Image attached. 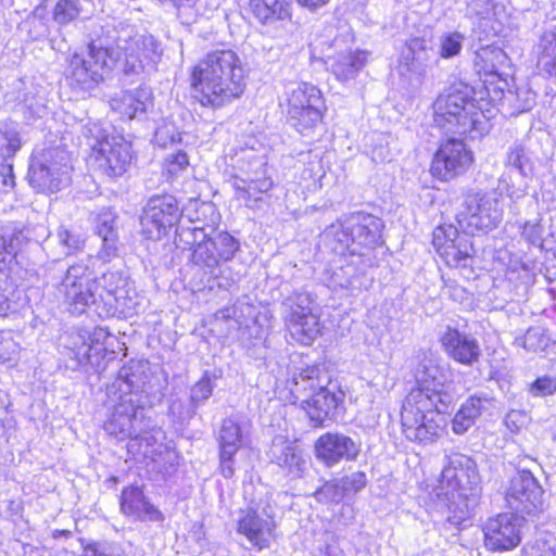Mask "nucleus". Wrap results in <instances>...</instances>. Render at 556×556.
I'll use <instances>...</instances> for the list:
<instances>
[{
	"instance_id": "6",
	"label": "nucleus",
	"mask_w": 556,
	"mask_h": 556,
	"mask_svg": "<svg viewBox=\"0 0 556 556\" xmlns=\"http://www.w3.org/2000/svg\"><path fill=\"white\" fill-rule=\"evenodd\" d=\"M191 85L202 105L220 108L241 97L245 89V72L235 51L215 50L193 67Z\"/></svg>"
},
{
	"instance_id": "14",
	"label": "nucleus",
	"mask_w": 556,
	"mask_h": 556,
	"mask_svg": "<svg viewBox=\"0 0 556 556\" xmlns=\"http://www.w3.org/2000/svg\"><path fill=\"white\" fill-rule=\"evenodd\" d=\"M505 172L498 179V188L513 201H518L528 193L534 175V160L530 150L521 143L511 144L505 154Z\"/></svg>"
},
{
	"instance_id": "32",
	"label": "nucleus",
	"mask_w": 556,
	"mask_h": 556,
	"mask_svg": "<svg viewBox=\"0 0 556 556\" xmlns=\"http://www.w3.org/2000/svg\"><path fill=\"white\" fill-rule=\"evenodd\" d=\"M250 9L265 26L279 28L291 20V0H250Z\"/></svg>"
},
{
	"instance_id": "53",
	"label": "nucleus",
	"mask_w": 556,
	"mask_h": 556,
	"mask_svg": "<svg viewBox=\"0 0 556 556\" xmlns=\"http://www.w3.org/2000/svg\"><path fill=\"white\" fill-rule=\"evenodd\" d=\"M516 109L519 112H527L535 104V93L529 89H518L516 92Z\"/></svg>"
},
{
	"instance_id": "11",
	"label": "nucleus",
	"mask_w": 556,
	"mask_h": 556,
	"mask_svg": "<svg viewBox=\"0 0 556 556\" xmlns=\"http://www.w3.org/2000/svg\"><path fill=\"white\" fill-rule=\"evenodd\" d=\"M287 117L301 135L308 136L321 123L326 104L320 89L309 83H290L286 90Z\"/></svg>"
},
{
	"instance_id": "12",
	"label": "nucleus",
	"mask_w": 556,
	"mask_h": 556,
	"mask_svg": "<svg viewBox=\"0 0 556 556\" xmlns=\"http://www.w3.org/2000/svg\"><path fill=\"white\" fill-rule=\"evenodd\" d=\"M281 316L291 338L302 345H311L321 333V323L307 292H294L281 303Z\"/></svg>"
},
{
	"instance_id": "16",
	"label": "nucleus",
	"mask_w": 556,
	"mask_h": 556,
	"mask_svg": "<svg viewBox=\"0 0 556 556\" xmlns=\"http://www.w3.org/2000/svg\"><path fill=\"white\" fill-rule=\"evenodd\" d=\"M544 490L530 470H518L506 489L505 500L511 511L522 519L544 510Z\"/></svg>"
},
{
	"instance_id": "59",
	"label": "nucleus",
	"mask_w": 556,
	"mask_h": 556,
	"mask_svg": "<svg viewBox=\"0 0 556 556\" xmlns=\"http://www.w3.org/2000/svg\"><path fill=\"white\" fill-rule=\"evenodd\" d=\"M176 8L192 7L198 0H169Z\"/></svg>"
},
{
	"instance_id": "60",
	"label": "nucleus",
	"mask_w": 556,
	"mask_h": 556,
	"mask_svg": "<svg viewBox=\"0 0 556 556\" xmlns=\"http://www.w3.org/2000/svg\"><path fill=\"white\" fill-rule=\"evenodd\" d=\"M71 534L72 532L70 530H54L52 536L54 539H59L61 536L68 538Z\"/></svg>"
},
{
	"instance_id": "28",
	"label": "nucleus",
	"mask_w": 556,
	"mask_h": 556,
	"mask_svg": "<svg viewBox=\"0 0 556 556\" xmlns=\"http://www.w3.org/2000/svg\"><path fill=\"white\" fill-rule=\"evenodd\" d=\"M319 365L303 364L290 369L288 384L294 402L302 404L303 399H308L321 387L323 378Z\"/></svg>"
},
{
	"instance_id": "10",
	"label": "nucleus",
	"mask_w": 556,
	"mask_h": 556,
	"mask_svg": "<svg viewBox=\"0 0 556 556\" xmlns=\"http://www.w3.org/2000/svg\"><path fill=\"white\" fill-rule=\"evenodd\" d=\"M81 134L92 150L100 169L109 177H119L127 172L132 160L131 144L123 137L110 136L99 123L88 122Z\"/></svg>"
},
{
	"instance_id": "40",
	"label": "nucleus",
	"mask_w": 556,
	"mask_h": 556,
	"mask_svg": "<svg viewBox=\"0 0 556 556\" xmlns=\"http://www.w3.org/2000/svg\"><path fill=\"white\" fill-rule=\"evenodd\" d=\"M313 496L324 504L339 503L345 497L339 479L325 482L313 493Z\"/></svg>"
},
{
	"instance_id": "48",
	"label": "nucleus",
	"mask_w": 556,
	"mask_h": 556,
	"mask_svg": "<svg viewBox=\"0 0 556 556\" xmlns=\"http://www.w3.org/2000/svg\"><path fill=\"white\" fill-rule=\"evenodd\" d=\"M344 495L350 496L365 488L367 483L366 475L362 471L352 472L339 479Z\"/></svg>"
},
{
	"instance_id": "33",
	"label": "nucleus",
	"mask_w": 556,
	"mask_h": 556,
	"mask_svg": "<svg viewBox=\"0 0 556 556\" xmlns=\"http://www.w3.org/2000/svg\"><path fill=\"white\" fill-rule=\"evenodd\" d=\"M93 224L94 231L102 242L100 255L103 260L109 261L117 252L116 215L111 208H103L96 216Z\"/></svg>"
},
{
	"instance_id": "34",
	"label": "nucleus",
	"mask_w": 556,
	"mask_h": 556,
	"mask_svg": "<svg viewBox=\"0 0 556 556\" xmlns=\"http://www.w3.org/2000/svg\"><path fill=\"white\" fill-rule=\"evenodd\" d=\"M152 92L148 88H138L135 91H124L111 100V108L123 116L131 119L146 112L150 104Z\"/></svg>"
},
{
	"instance_id": "7",
	"label": "nucleus",
	"mask_w": 556,
	"mask_h": 556,
	"mask_svg": "<svg viewBox=\"0 0 556 556\" xmlns=\"http://www.w3.org/2000/svg\"><path fill=\"white\" fill-rule=\"evenodd\" d=\"M384 224L381 218L363 211L343 216L324 231L326 243L337 254L351 257L350 263L364 273L367 268L377 266L376 249L382 244Z\"/></svg>"
},
{
	"instance_id": "9",
	"label": "nucleus",
	"mask_w": 556,
	"mask_h": 556,
	"mask_svg": "<svg viewBox=\"0 0 556 556\" xmlns=\"http://www.w3.org/2000/svg\"><path fill=\"white\" fill-rule=\"evenodd\" d=\"M433 123L446 134L465 135L475 139L489 131L483 112L477 108L473 89L454 83L433 102Z\"/></svg>"
},
{
	"instance_id": "1",
	"label": "nucleus",
	"mask_w": 556,
	"mask_h": 556,
	"mask_svg": "<svg viewBox=\"0 0 556 556\" xmlns=\"http://www.w3.org/2000/svg\"><path fill=\"white\" fill-rule=\"evenodd\" d=\"M163 55L161 43L125 22L103 27V37L88 43L86 53L66 59L64 76L76 92H91L119 64L124 75H150Z\"/></svg>"
},
{
	"instance_id": "55",
	"label": "nucleus",
	"mask_w": 556,
	"mask_h": 556,
	"mask_svg": "<svg viewBox=\"0 0 556 556\" xmlns=\"http://www.w3.org/2000/svg\"><path fill=\"white\" fill-rule=\"evenodd\" d=\"M296 1L301 7L306 8L309 11H315V10L326 5L329 2V0H296Z\"/></svg>"
},
{
	"instance_id": "2",
	"label": "nucleus",
	"mask_w": 556,
	"mask_h": 556,
	"mask_svg": "<svg viewBox=\"0 0 556 556\" xmlns=\"http://www.w3.org/2000/svg\"><path fill=\"white\" fill-rule=\"evenodd\" d=\"M440 372L434 359L427 355L415 369L416 387L407 394L401 412L403 432L410 441L432 443L446 428L445 414L455 396Z\"/></svg>"
},
{
	"instance_id": "25",
	"label": "nucleus",
	"mask_w": 556,
	"mask_h": 556,
	"mask_svg": "<svg viewBox=\"0 0 556 556\" xmlns=\"http://www.w3.org/2000/svg\"><path fill=\"white\" fill-rule=\"evenodd\" d=\"M121 510L124 515L143 522H163L164 514L146 497L138 486H128L121 494Z\"/></svg>"
},
{
	"instance_id": "20",
	"label": "nucleus",
	"mask_w": 556,
	"mask_h": 556,
	"mask_svg": "<svg viewBox=\"0 0 556 556\" xmlns=\"http://www.w3.org/2000/svg\"><path fill=\"white\" fill-rule=\"evenodd\" d=\"M433 245L440 256L452 267H467L471 261L472 243L459 236L453 225H442L433 230Z\"/></svg>"
},
{
	"instance_id": "61",
	"label": "nucleus",
	"mask_w": 556,
	"mask_h": 556,
	"mask_svg": "<svg viewBox=\"0 0 556 556\" xmlns=\"http://www.w3.org/2000/svg\"><path fill=\"white\" fill-rule=\"evenodd\" d=\"M340 286L342 288H351V289H355V286H354V278H348L344 282H340Z\"/></svg>"
},
{
	"instance_id": "18",
	"label": "nucleus",
	"mask_w": 556,
	"mask_h": 556,
	"mask_svg": "<svg viewBox=\"0 0 556 556\" xmlns=\"http://www.w3.org/2000/svg\"><path fill=\"white\" fill-rule=\"evenodd\" d=\"M473 155L458 139H447L435 152L431 163V174L440 180H451L468 170Z\"/></svg>"
},
{
	"instance_id": "54",
	"label": "nucleus",
	"mask_w": 556,
	"mask_h": 556,
	"mask_svg": "<svg viewBox=\"0 0 556 556\" xmlns=\"http://www.w3.org/2000/svg\"><path fill=\"white\" fill-rule=\"evenodd\" d=\"M0 185L2 186V191L8 192L15 185L14 175H13V166L11 164L2 165L0 172Z\"/></svg>"
},
{
	"instance_id": "22",
	"label": "nucleus",
	"mask_w": 556,
	"mask_h": 556,
	"mask_svg": "<svg viewBox=\"0 0 556 556\" xmlns=\"http://www.w3.org/2000/svg\"><path fill=\"white\" fill-rule=\"evenodd\" d=\"M316 457L328 467L341 460H353L359 453L358 444L349 435L341 432H327L315 443Z\"/></svg>"
},
{
	"instance_id": "4",
	"label": "nucleus",
	"mask_w": 556,
	"mask_h": 556,
	"mask_svg": "<svg viewBox=\"0 0 556 556\" xmlns=\"http://www.w3.org/2000/svg\"><path fill=\"white\" fill-rule=\"evenodd\" d=\"M127 285V277L121 271L93 278L92 257L88 255L67 266L55 289L72 314H83L90 307L100 317H108L115 314L117 303L126 296Z\"/></svg>"
},
{
	"instance_id": "30",
	"label": "nucleus",
	"mask_w": 556,
	"mask_h": 556,
	"mask_svg": "<svg viewBox=\"0 0 556 556\" xmlns=\"http://www.w3.org/2000/svg\"><path fill=\"white\" fill-rule=\"evenodd\" d=\"M269 457L273 463L287 471L291 478H300L305 469V462L301 451L294 442L283 437H276L269 450Z\"/></svg>"
},
{
	"instance_id": "23",
	"label": "nucleus",
	"mask_w": 556,
	"mask_h": 556,
	"mask_svg": "<svg viewBox=\"0 0 556 556\" xmlns=\"http://www.w3.org/2000/svg\"><path fill=\"white\" fill-rule=\"evenodd\" d=\"M275 526L271 517H264L253 508L241 509L237 518V532L258 551L269 546Z\"/></svg>"
},
{
	"instance_id": "63",
	"label": "nucleus",
	"mask_w": 556,
	"mask_h": 556,
	"mask_svg": "<svg viewBox=\"0 0 556 556\" xmlns=\"http://www.w3.org/2000/svg\"><path fill=\"white\" fill-rule=\"evenodd\" d=\"M339 41H340V40H339L338 38H336V39L333 40V45H334L336 47H337V46H339Z\"/></svg>"
},
{
	"instance_id": "38",
	"label": "nucleus",
	"mask_w": 556,
	"mask_h": 556,
	"mask_svg": "<svg viewBox=\"0 0 556 556\" xmlns=\"http://www.w3.org/2000/svg\"><path fill=\"white\" fill-rule=\"evenodd\" d=\"M21 149L17 125L13 122L0 123V157L8 161Z\"/></svg>"
},
{
	"instance_id": "42",
	"label": "nucleus",
	"mask_w": 556,
	"mask_h": 556,
	"mask_svg": "<svg viewBox=\"0 0 556 556\" xmlns=\"http://www.w3.org/2000/svg\"><path fill=\"white\" fill-rule=\"evenodd\" d=\"M406 46L412 54V62H416L418 66H426L431 60L433 51L426 39L414 37L406 41Z\"/></svg>"
},
{
	"instance_id": "21",
	"label": "nucleus",
	"mask_w": 556,
	"mask_h": 556,
	"mask_svg": "<svg viewBox=\"0 0 556 556\" xmlns=\"http://www.w3.org/2000/svg\"><path fill=\"white\" fill-rule=\"evenodd\" d=\"M522 518L514 513L502 514L488 520L483 528L485 545L492 551H509L521 541Z\"/></svg>"
},
{
	"instance_id": "57",
	"label": "nucleus",
	"mask_w": 556,
	"mask_h": 556,
	"mask_svg": "<svg viewBox=\"0 0 556 556\" xmlns=\"http://www.w3.org/2000/svg\"><path fill=\"white\" fill-rule=\"evenodd\" d=\"M25 104L26 106L30 110L31 114L34 115H40L41 112L45 110V106L39 104V103H36V104H33V103H28V100L25 99Z\"/></svg>"
},
{
	"instance_id": "56",
	"label": "nucleus",
	"mask_w": 556,
	"mask_h": 556,
	"mask_svg": "<svg viewBox=\"0 0 556 556\" xmlns=\"http://www.w3.org/2000/svg\"><path fill=\"white\" fill-rule=\"evenodd\" d=\"M10 306L9 298L0 292V316H5L10 311Z\"/></svg>"
},
{
	"instance_id": "24",
	"label": "nucleus",
	"mask_w": 556,
	"mask_h": 556,
	"mask_svg": "<svg viewBox=\"0 0 556 556\" xmlns=\"http://www.w3.org/2000/svg\"><path fill=\"white\" fill-rule=\"evenodd\" d=\"M243 428L239 419L229 417L223 420L218 432L219 467L222 475L229 479L235 475V455L242 445Z\"/></svg>"
},
{
	"instance_id": "49",
	"label": "nucleus",
	"mask_w": 556,
	"mask_h": 556,
	"mask_svg": "<svg viewBox=\"0 0 556 556\" xmlns=\"http://www.w3.org/2000/svg\"><path fill=\"white\" fill-rule=\"evenodd\" d=\"M532 396H547L556 392V379L549 376L536 378L529 387Z\"/></svg>"
},
{
	"instance_id": "37",
	"label": "nucleus",
	"mask_w": 556,
	"mask_h": 556,
	"mask_svg": "<svg viewBox=\"0 0 556 556\" xmlns=\"http://www.w3.org/2000/svg\"><path fill=\"white\" fill-rule=\"evenodd\" d=\"M231 186L238 199L256 201L260 199V194L266 193L271 189L273 180L265 175L249 179L235 176L231 180Z\"/></svg>"
},
{
	"instance_id": "13",
	"label": "nucleus",
	"mask_w": 556,
	"mask_h": 556,
	"mask_svg": "<svg viewBox=\"0 0 556 556\" xmlns=\"http://www.w3.org/2000/svg\"><path fill=\"white\" fill-rule=\"evenodd\" d=\"M503 207L493 192H472L466 195L464 210L458 214V224L466 232H488L498 226Z\"/></svg>"
},
{
	"instance_id": "17",
	"label": "nucleus",
	"mask_w": 556,
	"mask_h": 556,
	"mask_svg": "<svg viewBox=\"0 0 556 556\" xmlns=\"http://www.w3.org/2000/svg\"><path fill=\"white\" fill-rule=\"evenodd\" d=\"M182 214L174 195H153L147 202L140 218L142 232L148 239L159 240L178 224Z\"/></svg>"
},
{
	"instance_id": "43",
	"label": "nucleus",
	"mask_w": 556,
	"mask_h": 556,
	"mask_svg": "<svg viewBox=\"0 0 556 556\" xmlns=\"http://www.w3.org/2000/svg\"><path fill=\"white\" fill-rule=\"evenodd\" d=\"M465 36L458 31L447 33L440 38V55L450 59L459 54Z\"/></svg>"
},
{
	"instance_id": "41",
	"label": "nucleus",
	"mask_w": 556,
	"mask_h": 556,
	"mask_svg": "<svg viewBox=\"0 0 556 556\" xmlns=\"http://www.w3.org/2000/svg\"><path fill=\"white\" fill-rule=\"evenodd\" d=\"M514 343L528 352L543 351L547 344L540 328L528 329L523 336L517 337Z\"/></svg>"
},
{
	"instance_id": "35",
	"label": "nucleus",
	"mask_w": 556,
	"mask_h": 556,
	"mask_svg": "<svg viewBox=\"0 0 556 556\" xmlns=\"http://www.w3.org/2000/svg\"><path fill=\"white\" fill-rule=\"evenodd\" d=\"M534 52L539 72L546 77H556V26L541 35Z\"/></svg>"
},
{
	"instance_id": "52",
	"label": "nucleus",
	"mask_w": 556,
	"mask_h": 556,
	"mask_svg": "<svg viewBox=\"0 0 556 556\" xmlns=\"http://www.w3.org/2000/svg\"><path fill=\"white\" fill-rule=\"evenodd\" d=\"M81 556H121L118 547L110 543L91 542L84 545Z\"/></svg>"
},
{
	"instance_id": "3",
	"label": "nucleus",
	"mask_w": 556,
	"mask_h": 556,
	"mask_svg": "<svg viewBox=\"0 0 556 556\" xmlns=\"http://www.w3.org/2000/svg\"><path fill=\"white\" fill-rule=\"evenodd\" d=\"M191 226L176 229L175 243L190 249L191 262L223 289L230 288L235 280L224 276L223 266L232 261L240 251V241L227 231L216 232L218 213L212 203L202 202L197 206L195 216L189 217Z\"/></svg>"
},
{
	"instance_id": "51",
	"label": "nucleus",
	"mask_w": 556,
	"mask_h": 556,
	"mask_svg": "<svg viewBox=\"0 0 556 556\" xmlns=\"http://www.w3.org/2000/svg\"><path fill=\"white\" fill-rule=\"evenodd\" d=\"M521 236L530 244L543 247V226L540 220L526 222L522 225Z\"/></svg>"
},
{
	"instance_id": "44",
	"label": "nucleus",
	"mask_w": 556,
	"mask_h": 556,
	"mask_svg": "<svg viewBox=\"0 0 556 556\" xmlns=\"http://www.w3.org/2000/svg\"><path fill=\"white\" fill-rule=\"evenodd\" d=\"M215 386L207 372L191 388L190 399L194 406L203 404L213 393Z\"/></svg>"
},
{
	"instance_id": "36",
	"label": "nucleus",
	"mask_w": 556,
	"mask_h": 556,
	"mask_svg": "<svg viewBox=\"0 0 556 556\" xmlns=\"http://www.w3.org/2000/svg\"><path fill=\"white\" fill-rule=\"evenodd\" d=\"M26 237L12 225L0 227V274L7 275Z\"/></svg>"
},
{
	"instance_id": "26",
	"label": "nucleus",
	"mask_w": 556,
	"mask_h": 556,
	"mask_svg": "<svg viewBox=\"0 0 556 556\" xmlns=\"http://www.w3.org/2000/svg\"><path fill=\"white\" fill-rule=\"evenodd\" d=\"M441 341L447 355L463 365L471 366L481 356L477 339L457 329L448 328Z\"/></svg>"
},
{
	"instance_id": "15",
	"label": "nucleus",
	"mask_w": 556,
	"mask_h": 556,
	"mask_svg": "<svg viewBox=\"0 0 556 556\" xmlns=\"http://www.w3.org/2000/svg\"><path fill=\"white\" fill-rule=\"evenodd\" d=\"M30 185L38 191L56 192L70 180V165L66 153L51 148L35 155L29 165Z\"/></svg>"
},
{
	"instance_id": "45",
	"label": "nucleus",
	"mask_w": 556,
	"mask_h": 556,
	"mask_svg": "<svg viewBox=\"0 0 556 556\" xmlns=\"http://www.w3.org/2000/svg\"><path fill=\"white\" fill-rule=\"evenodd\" d=\"M58 240L65 249L64 254L66 255L83 249L85 244V239L80 233L68 230L64 227H61L58 230Z\"/></svg>"
},
{
	"instance_id": "8",
	"label": "nucleus",
	"mask_w": 556,
	"mask_h": 556,
	"mask_svg": "<svg viewBox=\"0 0 556 556\" xmlns=\"http://www.w3.org/2000/svg\"><path fill=\"white\" fill-rule=\"evenodd\" d=\"M481 479L476 462L464 454L454 453L447 457L442 470V481L434 490L438 505L446 507V521L459 527L466 521L478 503Z\"/></svg>"
},
{
	"instance_id": "39",
	"label": "nucleus",
	"mask_w": 556,
	"mask_h": 556,
	"mask_svg": "<svg viewBox=\"0 0 556 556\" xmlns=\"http://www.w3.org/2000/svg\"><path fill=\"white\" fill-rule=\"evenodd\" d=\"M81 12L79 0H59L53 9V20L59 25L75 21Z\"/></svg>"
},
{
	"instance_id": "27",
	"label": "nucleus",
	"mask_w": 556,
	"mask_h": 556,
	"mask_svg": "<svg viewBox=\"0 0 556 556\" xmlns=\"http://www.w3.org/2000/svg\"><path fill=\"white\" fill-rule=\"evenodd\" d=\"M109 337V332L103 328H97L89 336L88 341L84 340L81 345L72 349L70 352L71 358L77 362V367L85 370L93 369L99 371L102 361L106 355L104 342Z\"/></svg>"
},
{
	"instance_id": "62",
	"label": "nucleus",
	"mask_w": 556,
	"mask_h": 556,
	"mask_svg": "<svg viewBox=\"0 0 556 556\" xmlns=\"http://www.w3.org/2000/svg\"><path fill=\"white\" fill-rule=\"evenodd\" d=\"M516 415V412H511L506 416V422L508 424L509 420Z\"/></svg>"
},
{
	"instance_id": "50",
	"label": "nucleus",
	"mask_w": 556,
	"mask_h": 556,
	"mask_svg": "<svg viewBox=\"0 0 556 556\" xmlns=\"http://www.w3.org/2000/svg\"><path fill=\"white\" fill-rule=\"evenodd\" d=\"M189 165L187 153L179 151L175 154H169L165 159L164 170L169 177L177 176L181 170L186 169Z\"/></svg>"
},
{
	"instance_id": "58",
	"label": "nucleus",
	"mask_w": 556,
	"mask_h": 556,
	"mask_svg": "<svg viewBox=\"0 0 556 556\" xmlns=\"http://www.w3.org/2000/svg\"><path fill=\"white\" fill-rule=\"evenodd\" d=\"M401 59H402V62L406 65V66H415V64H417L416 62H412V54L408 53V48L406 47V49L402 52L401 54Z\"/></svg>"
},
{
	"instance_id": "19",
	"label": "nucleus",
	"mask_w": 556,
	"mask_h": 556,
	"mask_svg": "<svg viewBox=\"0 0 556 556\" xmlns=\"http://www.w3.org/2000/svg\"><path fill=\"white\" fill-rule=\"evenodd\" d=\"M345 393L337 386L329 383L319 387L311 397L303 399L301 407L306 413L309 422L315 428L325 427L327 420H334L342 407Z\"/></svg>"
},
{
	"instance_id": "31",
	"label": "nucleus",
	"mask_w": 556,
	"mask_h": 556,
	"mask_svg": "<svg viewBox=\"0 0 556 556\" xmlns=\"http://www.w3.org/2000/svg\"><path fill=\"white\" fill-rule=\"evenodd\" d=\"M492 401L493 399L486 393H476L469 396L462 403L451 421L453 432L460 435L471 429Z\"/></svg>"
},
{
	"instance_id": "46",
	"label": "nucleus",
	"mask_w": 556,
	"mask_h": 556,
	"mask_svg": "<svg viewBox=\"0 0 556 556\" xmlns=\"http://www.w3.org/2000/svg\"><path fill=\"white\" fill-rule=\"evenodd\" d=\"M478 58L489 63L485 66L491 72H497L498 68L505 65L508 61L506 53L502 49L495 47L482 48L478 53Z\"/></svg>"
},
{
	"instance_id": "47",
	"label": "nucleus",
	"mask_w": 556,
	"mask_h": 556,
	"mask_svg": "<svg viewBox=\"0 0 556 556\" xmlns=\"http://www.w3.org/2000/svg\"><path fill=\"white\" fill-rule=\"evenodd\" d=\"M155 142L163 148L181 141V132L172 124H164L156 128L154 134Z\"/></svg>"
},
{
	"instance_id": "29",
	"label": "nucleus",
	"mask_w": 556,
	"mask_h": 556,
	"mask_svg": "<svg viewBox=\"0 0 556 556\" xmlns=\"http://www.w3.org/2000/svg\"><path fill=\"white\" fill-rule=\"evenodd\" d=\"M367 62V53L362 50L346 49L328 55L325 60L329 71L339 81L354 79Z\"/></svg>"
},
{
	"instance_id": "5",
	"label": "nucleus",
	"mask_w": 556,
	"mask_h": 556,
	"mask_svg": "<svg viewBox=\"0 0 556 556\" xmlns=\"http://www.w3.org/2000/svg\"><path fill=\"white\" fill-rule=\"evenodd\" d=\"M144 383L140 362H130L118 370L115 380L108 386V395L117 401L103 426L108 434L122 441L137 440L152 428V421L146 417L139 400V391Z\"/></svg>"
}]
</instances>
